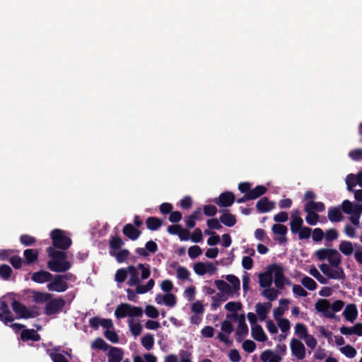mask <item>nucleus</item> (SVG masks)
<instances>
[{
  "instance_id": "f257e3e1",
  "label": "nucleus",
  "mask_w": 362,
  "mask_h": 362,
  "mask_svg": "<svg viewBox=\"0 0 362 362\" xmlns=\"http://www.w3.org/2000/svg\"><path fill=\"white\" fill-rule=\"evenodd\" d=\"M343 213L350 216L349 219L354 226H358L362 204L353 203L348 199L344 200L341 205L328 209L327 219L332 223H339L344 219Z\"/></svg>"
},
{
  "instance_id": "f03ea898",
  "label": "nucleus",
  "mask_w": 362,
  "mask_h": 362,
  "mask_svg": "<svg viewBox=\"0 0 362 362\" xmlns=\"http://www.w3.org/2000/svg\"><path fill=\"white\" fill-rule=\"evenodd\" d=\"M52 244L54 247L60 250H67L72 243L71 239L68 237L65 231L60 229L53 230L51 233Z\"/></svg>"
},
{
  "instance_id": "7ed1b4c3",
  "label": "nucleus",
  "mask_w": 362,
  "mask_h": 362,
  "mask_svg": "<svg viewBox=\"0 0 362 362\" xmlns=\"http://www.w3.org/2000/svg\"><path fill=\"white\" fill-rule=\"evenodd\" d=\"M159 211L163 215H169L168 220L173 223L170 226H182L177 224L182 218V214L179 211H173V206L168 202H163L159 206Z\"/></svg>"
},
{
  "instance_id": "20e7f679",
  "label": "nucleus",
  "mask_w": 362,
  "mask_h": 362,
  "mask_svg": "<svg viewBox=\"0 0 362 362\" xmlns=\"http://www.w3.org/2000/svg\"><path fill=\"white\" fill-rule=\"evenodd\" d=\"M12 309L16 314V318L29 319L38 315L37 312L30 310L25 305L20 301L14 300L11 303Z\"/></svg>"
},
{
  "instance_id": "39448f33",
  "label": "nucleus",
  "mask_w": 362,
  "mask_h": 362,
  "mask_svg": "<svg viewBox=\"0 0 362 362\" xmlns=\"http://www.w3.org/2000/svg\"><path fill=\"white\" fill-rule=\"evenodd\" d=\"M66 304L65 300L61 298L49 300L45 307V314L49 316L60 313Z\"/></svg>"
},
{
  "instance_id": "423d86ee",
  "label": "nucleus",
  "mask_w": 362,
  "mask_h": 362,
  "mask_svg": "<svg viewBox=\"0 0 362 362\" xmlns=\"http://www.w3.org/2000/svg\"><path fill=\"white\" fill-rule=\"evenodd\" d=\"M236 198L233 192L226 191L213 199V202L220 208H228L231 206L235 202Z\"/></svg>"
},
{
  "instance_id": "0eeeda50",
  "label": "nucleus",
  "mask_w": 362,
  "mask_h": 362,
  "mask_svg": "<svg viewBox=\"0 0 362 362\" xmlns=\"http://www.w3.org/2000/svg\"><path fill=\"white\" fill-rule=\"evenodd\" d=\"M269 270L272 271V274H274V284L278 289L284 288V280H285V276L284 274V268L282 266L277 264H272L269 265Z\"/></svg>"
},
{
  "instance_id": "6e6552de",
  "label": "nucleus",
  "mask_w": 362,
  "mask_h": 362,
  "mask_svg": "<svg viewBox=\"0 0 362 362\" xmlns=\"http://www.w3.org/2000/svg\"><path fill=\"white\" fill-rule=\"evenodd\" d=\"M47 287L49 291L60 293L67 290L68 284L62 279V275H55L52 281L49 282Z\"/></svg>"
},
{
  "instance_id": "1a4fd4ad",
  "label": "nucleus",
  "mask_w": 362,
  "mask_h": 362,
  "mask_svg": "<svg viewBox=\"0 0 362 362\" xmlns=\"http://www.w3.org/2000/svg\"><path fill=\"white\" fill-rule=\"evenodd\" d=\"M238 326L235 332V339L238 342H241L244 338L248 334V327L245 322V316L244 314L240 315Z\"/></svg>"
},
{
  "instance_id": "9d476101",
  "label": "nucleus",
  "mask_w": 362,
  "mask_h": 362,
  "mask_svg": "<svg viewBox=\"0 0 362 362\" xmlns=\"http://www.w3.org/2000/svg\"><path fill=\"white\" fill-rule=\"evenodd\" d=\"M291 349L292 354L298 359L303 360L305 357V348L300 340L293 338L291 341Z\"/></svg>"
},
{
  "instance_id": "9b49d317",
  "label": "nucleus",
  "mask_w": 362,
  "mask_h": 362,
  "mask_svg": "<svg viewBox=\"0 0 362 362\" xmlns=\"http://www.w3.org/2000/svg\"><path fill=\"white\" fill-rule=\"evenodd\" d=\"M204 218L202 209L198 208L191 214L184 217V222L185 226H195L197 222L202 221Z\"/></svg>"
},
{
  "instance_id": "f8f14e48",
  "label": "nucleus",
  "mask_w": 362,
  "mask_h": 362,
  "mask_svg": "<svg viewBox=\"0 0 362 362\" xmlns=\"http://www.w3.org/2000/svg\"><path fill=\"white\" fill-rule=\"evenodd\" d=\"M71 267V264L68 261H54L49 260L47 262V267L54 272H65Z\"/></svg>"
},
{
  "instance_id": "ddd939ff",
  "label": "nucleus",
  "mask_w": 362,
  "mask_h": 362,
  "mask_svg": "<svg viewBox=\"0 0 362 362\" xmlns=\"http://www.w3.org/2000/svg\"><path fill=\"white\" fill-rule=\"evenodd\" d=\"M220 223L225 226H233L236 223V216L232 214L228 209H221L219 210Z\"/></svg>"
},
{
  "instance_id": "4468645a",
  "label": "nucleus",
  "mask_w": 362,
  "mask_h": 362,
  "mask_svg": "<svg viewBox=\"0 0 362 362\" xmlns=\"http://www.w3.org/2000/svg\"><path fill=\"white\" fill-rule=\"evenodd\" d=\"M304 211L307 214L305 221L310 226H315L317 223L325 224L327 222V217L325 216H320L317 213L310 211Z\"/></svg>"
},
{
  "instance_id": "2eb2a0df",
  "label": "nucleus",
  "mask_w": 362,
  "mask_h": 362,
  "mask_svg": "<svg viewBox=\"0 0 362 362\" xmlns=\"http://www.w3.org/2000/svg\"><path fill=\"white\" fill-rule=\"evenodd\" d=\"M275 207V202L269 201L266 197H262L256 204L257 209L261 213H267Z\"/></svg>"
},
{
  "instance_id": "dca6fc26",
  "label": "nucleus",
  "mask_w": 362,
  "mask_h": 362,
  "mask_svg": "<svg viewBox=\"0 0 362 362\" xmlns=\"http://www.w3.org/2000/svg\"><path fill=\"white\" fill-rule=\"evenodd\" d=\"M52 274L49 272L40 270L34 272L31 276V280L37 284H43L50 281L52 279Z\"/></svg>"
},
{
  "instance_id": "f3484780",
  "label": "nucleus",
  "mask_w": 362,
  "mask_h": 362,
  "mask_svg": "<svg viewBox=\"0 0 362 362\" xmlns=\"http://www.w3.org/2000/svg\"><path fill=\"white\" fill-rule=\"evenodd\" d=\"M272 305L270 302L258 303L255 305L256 313L260 321H264L267 317V314L270 311Z\"/></svg>"
},
{
  "instance_id": "a211bd4d",
  "label": "nucleus",
  "mask_w": 362,
  "mask_h": 362,
  "mask_svg": "<svg viewBox=\"0 0 362 362\" xmlns=\"http://www.w3.org/2000/svg\"><path fill=\"white\" fill-rule=\"evenodd\" d=\"M108 349V362H120L122 360L124 353L122 349L110 346Z\"/></svg>"
},
{
  "instance_id": "6ab92c4d",
  "label": "nucleus",
  "mask_w": 362,
  "mask_h": 362,
  "mask_svg": "<svg viewBox=\"0 0 362 362\" xmlns=\"http://www.w3.org/2000/svg\"><path fill=\"white\" fill-rule=\"evenodd\" d=\"M272 232L274 235V239L277 241L280 245H285L287 243L286 233L288 228H272Z\"/></svg>"
},
{
  "instance_id": "aec40b11",
  "label": "nucleus",
  "mask_w": 362,
  "mask_h": 362,
  "mask_svg": "<svg viewBox=\"0 0 362 362\" xmlns=\"http://www.w3.org/2000/svg\"><path fill=\"white\" fill-rule=\"evenodd\" d=\"M259 283L262 288H269L272 284V271L269 270V266L267 271L259 274Z\"/></svg>"
},
{
  "instance_id": "412c9836",
  "label": "nucleus",
  "mask_w": 362,
  "mask_h": 362,
  "mask_svg": "<svg viewBox=\"0 0 362 362\" xmlns=\"http://www.w3.org/2000/svg\"><path fill=\"white\" fill-rule=\"evenodd\" d=\"M290 301L288 299H280L279 305L280 307L275 308L273 310L274 318L278 321L281 320V317L284 314L285 311L288 310V305Z\"/></svg>"
},
{
  "instance_id": "4be33fe9",
  "label": "nucleus",
  "mask_w": 362,
  "mask_h": 362,
  "mask_svg": "<svg viewBox=\"0 0 362 362\" xmlns=\"http://www.w3.org/2000/svg\"><path fill=\"white\" fill-rule=\"evenodd\" d=\"M168 232L172 235H177L180 240L186 241L190 238V233L187 228H167Z\"/></svg>"
},
{
  "instance_id": "5701e85b",
  "label": "nucleus",
  "mask_w": 362,
  "mask_h": 362,
  "mask_svg": "<svg viewBox=\"0 0 362 362\" xmlns=\"http://www.w3.org/2000/svg\"><path fill=\"white\" fill-rule=\"evenodd\" d=\"M358 310L355 304H349L345 308L343 315L345 319L351 322H354L356 319Z\"/></svg>"
},
{
  "instance_id": "b1692460",
  "label": "nucleus",
  "mask_w": 362,
  "mask_h": 362,
  "mask_svg": "<svg viewBox=\"0 0 362 362\" xmlns=\"http://www.w3.org/2000/svg\"><path fill=\"white\" fill-rule=\"evenodd\" d=\"M304 211H310L312 212H322L325 210V205L322 202H305L303 206Z\"/></svg>"
},
{
  "instance_id": "393cba45",
  "label": "nucleus",
  "mask_w": 362,
  "mask_h": 362,
  "mask_svg": "<svg viewBox=\"0 0 362 362\" xmlns=\"http://www.w3.org/2000/svg\"><path fill=\"white\" fill-rule=\"evenodd\" d=\"M251 335L257 341L264 342L267 339L266 334L259 325L251 327Z\"/></svg>"
},
{
  "instance_id": "a878e982",
  "label": "nucleus",
  "mask_w": 362,
  "mask_h": 362,
  "mask_svg": "<svg viewBox=\"0 0 362 362\" xmlns=\"http://www.w3.org/2000/svg\"><path fill=\"white\" fill-rule=\"evenodd\" d=\"M21 339L24 341L28 340L38 341L40 340V336L33 329H24L21 333Z\"/></svg>"
},
{
  "instance_id": "bb28decb",
  "label": "nucleus",
  "mask_w": 362,
  "mask_h": 362,
  "mask_svg": "<svg viewBox=\"0 0 362 362\" xmlns=\"http://www.w3.org/2000/svg\"><path fill=\"white\" fill-rule=\"evenodd\" d=\"M47 252L54 261H66V254L64 251H59L55 250L53 247H48L47 248Z\"/></svg>"
},
{
  "instance_id": "cd10ccee",
  "label": "nucleus",
  "mask_w": 362,
  "mask_h": 362,
  "mask_svg": "<svg viewBox=\"0 0 362 362\" xmlns=\"http://www.w3.org/2000/svg\"><path fill=\"white\" fill-rule=\"evenodd\" d=\"M260 359L263 362H280L281 357L277 354H275L273 351L267 349L261 354Z\"/></svg>"
},
{
  "instance_id": "c85d7f7f",
  "label": "nucleus",
  "mask_w": 362,
  "mask_h": 362,
  "mask_svg": "<svg viewBox=\"0 0 362 362\" xmlns=\"http://www.w3.org/2000/svg\"><path fill=\"white\" fill-rule=\"evenodd\" d=\"M128 274L130 275V278L127 282V284L130 286H136L140 284V279L139 278V272L137 271L136 268L133 266L130 265L127 267Z\"/></svg>"
},
{
  "instance_id": "c756f323",
  "label": "nucleus",
  "mask_w": 362,
  "mask_h": 362,
  "mask_svg": "<svg viewBox=\"0 0 362 362\" xmlns=\"http://www.w3.org/2000/svg\"><path fill=\"white\" fill-rule=\"evenodd\" d=\"M332 252L328 256L327 261L332 267L338 268L341 262V256L335 249H332Z\"/></svg>"
},
{
  "instance_id": "7c9ffc66",
  "label": "nucleus",
  "mask_w": 362,
  "mask_h": 362,
  "mask_svg": "<svg viewBox=\"0 0 362 362\" xmlns=\"http://www.w3.org/2000/svg\"><path fill=\"white\" fill-rule=\"evenodd\" d=\"M131 305L128 303H121L115 309V315L117 319L124 318L129 316V310H130Z\"/></svg>"
},
{
  "instance_id": "2f4dec72",
  "label": "nucleus",
  "mask_w": 362,
  "mask_h": 362,
  "mask_svg": "<svg viewBox=\"0 0 362 362\" xmlns=\"http://www.w3.org/2000/svg\"><path fill=\"white\" fill-rule=\"evenodd\" d=\"M25 257V262L28 264H31L37 262L38 258V251L35 249H26L23 252Z\"/></svg>"
},
{
  "instance_id": "473e14b6",
  "label": "nucleus",
  "mask_w": 362,
  "mask_h": 362,
  "mask_svg": "<svg viewBox=\"0 0 362 362\" xmlns=\"http://www.w3.org/2000/svg\"><path fill=\"white\" fill-rule=\"evenodd\" d=\"M267 191V188L264 185H257L255 188L251 189L247 193L250 200H254L264 195Z\"/></svg>"
},
{
  "instance_id": "72a5a7b5",
  "label": "nucleus",
  "mask_w": 362,
  "mask_h": 362,
  "mask_svg": "<svg viewBox=\"0 0 362 362\" xmlns=\"http://www.w3.org/2000/svg\"><path fill=\"white\" fill-rule=\"evenodd\" d=\"M214 284L217 288L224 295H233L235 293L233 292L231 286L223 280H216Z\"/></svg>"
},
{
  "instance_id": "f704fd0d",
  "label": "nucleus",
  "mask_w": 362,
  "mask_h": 362,
  "mask_svg": "<svg viewBox=\"0 0 362 362\" xmlns=\"http://www.w3.org/2000/svg\"><path fill=\"white\" fill-rule=\"evenodd\" d=\"M290 226H303V220L298 209H293L291 214Z\"/></svg>"
},
{
  "instance_id": "c9c22d12",
  "label": "nucleus",
  "mask_w": 362,
  "mask_h": 362,
  "mask_svg": "<svg viewBox=\"0 0 362 362\" xmlns=\"http://www.w3.org/2000/svg\"><path fill=\"white\" fill-rule=\"evenodd\" d=\"M293 234H298L300 240L308 239L311 235V228H291Z\"/></svg>"
},
{
  "instance_id": "e433bc0d",
  "label": "nucleus",
  "mask_w": 362,
  "mask_h": 362,
  "mask_svg": "<svg viewBox=\"0 0 362 362\" xmlns=\"http://www.w3.org/2000/svg\"><path fill=\"white\" fill-rule=\"evenodd\" d=\"M110 346L101 337L96 338L91 344L92 349L107 351Z\"/></svg>"
},
{
  "instance_id": "4c0bfd02",
  "label": "nucleus",
  "mask_w": 362,
  "mask_h": 362,
  "mask_svg": "<svg viewBox=\"0 0 362 362\" xmlns=\"http://www.w3.org/2000/svg\"><path fill=\"white\" fill-rule=\"evenodd\" d=\"M122 233L132 240H136L141 234L137 228H122Z\"/></svg>"
},
{
  "instance_id": "58836bf2",
  "label": "nucleus",
  "mask_w": 362,
  "mask_h": 362,
  "mask_svg": "<svg viewBox=\"0 0 362 362\" xmlns=\"http://www.w3.org/2000/svg\"><path fill=\"white\" fill-rule=\"evenodd\" d=\"M339 249L344 255L349 256L353 253V245L349 241L343 240L339 245Z\"/></svg>"
},
{
  "instance_id": "ea45409f",
  "label": "nucleus",
  "mask_w": 362,
  "mask_h": 362,
  "mask_svg": "<svg viewBox=\"0 0 362 362\" xmlns=\"http://www.w3.org/2000/svg\"><path fill=\"white\" fill-rule=\"evenodd\" d=\"M142 346L148 351L151 350L154 344V337L151 333L146 334L141 339Z\"/></svg>"
},
{
  "instance_id": "a19ab883",
  "label": "nucleus",
  "mask_w": 362,
  "mask_h": 362,
  "mask_svg": "<svg viewBox=\"0 0 362 362\" xmlns=\"http://www.w3.org/2000/svg\"><path fill=\"white\" fill-rule=\"evenodd\" d=\"M225 278L232 284L231 288L233 292L236 293L240 289V281L236 276L233 274H228Z\"/></svg>"
},
{
  "instance_id": "79ce46f5",
  "label": "nucleus",
  "mask_w": 362,
  "mask_h": 362,
  "mask_svg": "<svg viewBox=\"0 0 362 362\" xmlns=\"http://www.w3.org/2000/svg\"><path fill=\"white\" fill-rule=\"evenodd\" d=\"M13 270L8 264H1L0 266V278L4 281H8L11 276Z\"/></svg>"
},
{
  "instance_id": "37998d69",
  "label": "nucleus",
  "mask_w": 362,
  "mask_h": 362,
  "mask_svg": "<svg viewBox=\"0 0 362 362\" xmlns=\"http://www.w3.org/2000/svg\"><path fill=\"white\" fill-rule=\"evenodd\" d=\"M212 299L213 302L211 304V310H215L220 306V303L226 301L228 298L226 295L218 293L212 297Z\"/></svg>"
},
{
  "instance_id": "c03bdc74",
  "label": "nucleus",
  "mask_w": 362,
  "mask_h": 362,
  "mask_svg": "<svg viewBox=\"0 0 362 362\" xmlns=\"http://www.w3.org/2000/svg\"><path fill=\"white\" fill-rule=\"evenodd\" d=\"M166 223L165 219H161L158 217L151 216L146 221V226H162Z\"/></svg>"
},
{
  "instance_id": "a18cd8bd",
  "label": "nucleus",
  "mask_w": 362,
  "mask_h": 362,
  "mask_svg": "<svg viewBox=\"0 0 362 362\" xmlns=\"http://www.w3.org/2000/svg\"><path fill=\"white\" fill-rule=\"evenodd\" d=\"M327 277L331 279H344L345 274L341 267H338L337 269H330Z\"/></svg>"
},
{
  "instance_id": "49530a36",
  "label": "nucleus",
  "mask_w": 362,
  "mask_h": 362,
  "mask_svg": "<svg viewBox=\"0 0 362 362\" xmlns=\"http://www.w3.org/2000/svg\"><path fill=\"white\" fill-rule=\"evenodd\" d=\"M330 304L327 299H318L315 305L316 310L319 313H324L327 308H329Z\"/></svg>"
},
{
  "instance_id": "de8ad7c7",
  "label": "nucleus",
  "mask_w": 362,
  "mask_h": 362,
  "mask_svg": "<svg viewBox=\"0 0 362 362\" xmlns=\"http://www.w3.org/2000/svg\"><path fill=\"white\" fill-rule=\"evenodd\" d=\"M288 218V213L286 211H281L274 216V220L277 223L273 224L272 226H284V225L279 224V223H284Z\"/></svg>"
},
{
  "instance_id": "09e8293b",
  "label": "nucleus",
  "mask_w": 362,
  "mask_h": 362,
  "mask_svg": "<svg viewBox=\"0 0 362 362\" xmlns=\"http://www.w3.org/2000/svg\"><path fill=\"white\" fill-rule=\"evenodd\" d=\"M301 284L309 291H314L317 288L316 282L309 276H304L301 279Z\"/></svg>"
},
{
  "instance_id": "8fccbe9b",
  "label": "nucleus",
  "mask_w": 362,
  "mask_h": 362,
  "mask_svg": "<svg viewBox=\"0 0 362 362\" xmlns=\"http://www.w3.org/2000/svg\"><path fill=\"white\" fill-rule=\"evenodd\" d=\"M202 211L204 216H209V217H212V216H215L218 212L217 207L213 204L204 205Z\"/></svg>"
},
{
  "instance_id": "3c124183",
  "label": "nucleus",
  "mask_w": 362,
  "mask_h": 362,
  "mask_svg": "<svg viewBox=\"0 0 362 362\" xmlns=\"http://www.w3.org/2000/svg\"><path fill=\"white\" fill-rule=\"evenodd\" d=\"M128 322L132 334L135 337L139 336L142 331V325L139 322L134 323L132 319Z\"/></svg>"
},
{
  "instance_id": "603ef678",
  "label": "nucleus",
  "mask_w": 362,
  "mask_h": 362,
  "mask_svg": "<svg viewBox=\"0 0 362 362\" xmlns=\"http://www.w3.org/2000/svg\"><path fill=\"white\" fill-rule=\"evenodd\" d=\"M295 333L301 339H304L308 334V329L304 324L297 323L295 326Z\"/></svg>"
},
{
  "instance_id": "864d4df0",
  "label": "nucleus",
  "mask_w": 362,
  "mask_h": 362,
  "mask_svg": "<svg viewBox=\"0 0 362 362\" xmlns=\"http://www.w3.org/2000/svg\"><path fill=\"white\" fill-rule=\"evenodd\" d=\"M346 184L347 189L349 192H354L353 187L358 184L357 177L354 174H349L346 177Z\"/></svg>"
},
{
  "instance_id": "5fc2aeb1",
  "label": "nucleus",
  "mask_w": 362,
  "mask_h": 362,
  "mask_svg": "<svg viewBox=\"0 0 362 362\" xmlns=\"http://www.w3.org/2000/svg\"><path fill=\"white\" fill-rule=\"evenodd\" d=\"M128 275V270L127 269H119L115 275V280L117 281L118 283H123Z\"/></svg>"
},
{
  "instance_id": "6e6d98bb",
  "label": "nucleus",
  "mask_w": 362,
  "mask_h": 362,
  "mask_svg": "<svg viewBox=\"0 0 362 362\" xmlns=\"http://www.w3.org/2000/svg\"><path fill=\"white\" fill-rule=\"evenodd\" d=\"M279 294V291L274 288L265 289L262 292V295L267 298L269 301L276 300Z\"/></svg>"
},
{
  "instance_id": "4d7b16f0",
  "label": "nucleus",
  "mask_w": 362,
  "mask_h": 362,
  "mask_svg": "<svg viewBox=\"0 0 362 362\" xmlns=\"http://www.w3.org/2000/svg\"><path fill=\"white\" fill-rule=\"evenodd\" d=\"M47 352L53 362H69L62 354L55 353L51 350H47Z\"/></svg>"
},
{
  "instance_id": "13d9d810",
  "label": "nucleus",
  "mask_w": 362,
  "mask_h": 362,
  "mask_svg": "<svg viewBox=\"0 0 362 362\" xmlns=\"http://www.w3.org/2000/svg\"><path fill=\"white\" fill-rule=\"evenodd\" d=\"M192 199L189 196L184 197L179 203L180 207L183 210H189L192 206Z\"/></svg>"
},
{
  "instance_id": "bf43d9fd",
  "label": "nucleus",
  "mask_w": 362,
  "mask_h": 362,
  "mask_svg": "<svg viewBox=\"0 0 362 362\" xmlns=\"http://www.w3.org/2000/svg\"><path fill=\"white\" fill-rule=\"evenodd\" d=\"M164 304L168 307H174L177 303L176 296L173 293H166L163 295Z\"/></svg>"
},
{
  "instance_id": "052dcab7",
  "label": "nucleus",
  "mask_w": 362,
  "mask_h": 362,
  "mask_svg": "<svg viewBox=\"0 0 362 362\" xmlns=\"http://www.w3.org/2000/svg\"><path fill=\"white\" fill-rule=\"evenodd\" d=\"M309 273L314 276L320 284H326L327 279L320 274L316 267H313L310 269Z\"/></svg>"
},
{
  "instance_id": "680f3d73",
  "label": "nucleus",
  "mask_w": 362,
  "mask_h": 362,
  "mask_svg": "<svg viewBox=\"0 0 362 362\" xmlns=\"http://www.w3.org/2000/svg\"><path fill=\"white\" fill-rule=\"evenodd\" d=\"M330 252H332V249L322 248L315 252V256L319 260L322 261L327 259Z\"/></svg>"
},
{
  "instance_id": "e2e57ef3",
  "label": "nucleus",
  "mask_w": 362,
  "mask_h": 362,
  "mask_svg": "<svg viewBox=\"0 0 362 362\" xmlns=\"http://www.w3.org/2000/svg\"><path fill=\"white\" fill-rule=\"evenodd\" d=\"M340 351L346 357L350 358H354L356 354V349L350 345H346L345 346L340 348Z\"/></svg>"
},
{
  "instance_id": "0e129e2a",
  "label": "nucleus",
  "mask_w": 362,
  "mask_h": 362,
  "mask_svg": "<svg viewBox=\"0 0 362 362\" xmlns=\"http://www.w3.org/2000/svg\"><path fill=\"white\" fill-rule=\"evenodd\" d=\"M202 253V250L198 245L191 246L188 250V255L191 259H195Z\"/></svg>"
},
{
  "instance_id": "69168bd1",
  "label": "nucleus",
  "mask_w": 362,
  "mask_h": 362,
  "mask_svg": "<svg viewBox=\"0 0 362 362\" xmlns=\"http://www.w3.org/2000/svg\"><path fill=\"white\" fill-rule=\"evenodd\" d=\"M9 262L14 269H19L21 268L24 260L21 257L14 255L9 258Z\"/></svg>"
},
{
  "instance_id": "338daca9",
  "label": "nucleus",
  "mask_w": 362,
  "mask_h": 362,
  "mask_svg": "<svg viewBox=\"0 0 362 362\" xmlns=\"http://www.w3.org/2000/svg\"><path fill=\"white\" fill-rule=\"evenodd\" d=\"M242 346L244 351H245L247 353H252L253 351H255L257 347L256 344L253 341L250 339L244 341Z\"/></svg>"
},
{
  "instance_id": "774afa93",
  "label": "nucleus",
  "mask_w": 362,
  "mask_h": 362,
  "mask_svg": "<svg viewBox=\"0 0 362 362\" xmlns=\"http://www.w3.org/2000/svg\"><path fill=\"white\" fill-rule=\"evenodd\" d=\"M193 268L194 272L199 276H203L206 273V265L203 262L195 263Z\"/></svg>"
}]
</instances>
